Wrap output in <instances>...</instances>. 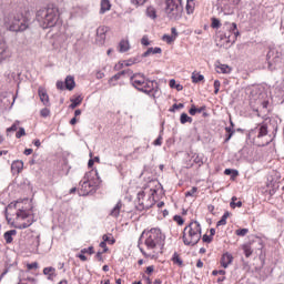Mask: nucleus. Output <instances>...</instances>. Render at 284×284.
<instances>
[{
	"label": "nucleus",
	"mask_w": 284,
	"mask_h": 284,
	"mask_svg": "<svg viewBox=\"0 0 284 284\" xmlns=\"http://www.w3.org/2000/svg\"><path fill=\"white\" fill-rule=\"evenodd\" d=\"M232 263H234V256L232 255V253L230 252H225L220 260V265L222 267H224V270H227V267H230V265H232Z\"/></svg>",
	"instance_id": "nucleus-9"
},
{
	"label": "nucleus",
	"mask_w": 284,
	"mask_h": 284,
	"mask_svg": "<svg viewBox=\"0 0 284 284\" xmlns=\"http://www.w3.org/2000/svg\"><path fill=\"white\" fill-rule=\"evenodd\" d=\"M205 110V106H201V108H196V105L192 104L191 109L189 110V114H191V116H194L197 114H201V112H203Z\"/></svg>",
	"instance_id": "nucleus-25"
},
{
	"label": "nucleus",
	"mask_w": 284,
	"mask_h": 284,
	"mask_svg": "<svg viewBox=\"0 0 284 284\" xmlns=\"http://www.w3.org/2000/svg\"><path fill=\"white\" fill-rule=\"evenodd\" d=\"M81 254H94V246H89L88 248H82Z\"/></svg>",
	"instance_id": "nucleus-42"
},
{
	"label": "nucleus",
	"mask_w": 284,
	"mask_h": 284,
	"mask_svg": "<svg viewBox=\"0 0 284 284\" xmlns=\"http://www.w3.org/2000/svg\"><path fill=\"white\" fill-rule=\"evenodd\" d=\"M138 205L140 210H150L154 205V197L149 196L145 201V191H140L138 193Z\"/></svg>",
	"instance_id": "nucleus-8"
},
{
	"label": "nucleus",
	"mask_w": 284,
	"mask_h": 284,
	"mask_svg": "<svg viewBox=\"0 0 284 284\" xmlns=\"http://www.w3.org/2000/svg\"><path fill=\"white\" fill-rule=\"evenodd\" d=\"M202 241L203 243H212V237L211 235L205 234L203 235Z\"/></svg>",
	"instance_id": "nucleus-55"
},
{
	"label": "nucleus",
	"mask_w": 284,
	"mask_h": 284,
	"mask_svg": "<svg viewBox=\"0 0 284 284\" xmlns=\"http://www.w3.org/2000/svg\"><path fill=\"white\" fill-rule=\"evenodd\" d=\"M224 174H226V176H230V174H232V176L235 178V176H239V171L232 170V169H225Z\"/></svg>",
	"instance_id": "nucleus-35"
},
{
	"label": "nucleus",
	"mask_w": 284,
	"mask_h": 284,
	"mask_svg": "<svg viewBox=\"0 0 284 284\" xmlns=\"http://www.w3.org/2000/svg\"><path fill=\"white\" fill-rule=\"evenodd\" d=\"M40 115L43 116V119L50 116V109L44 108L40 111Z\"/></svg>",
	"instance_id": "nucleus-43"
},
{
	"label": "nucleus",
	"mask_w": 284,
	"mask_h": 284,
	"mask_svg": "<svg viewBox=\"0 0 284 284\" xmlns=\"http://www.w3.org/2000/svg\"><path fill=\"white\" fill-rule=\"evenodd\" d=\"M231 32H233V34H235V37H236V34H239V31H236V23H232V27H231Z\"/></svg>",
	"instance_id": "nucleus-61"
},
{
	"label": "nucleus",
	"mask_w": 284,
	"mask_h": 284,
	"mask_svg": "<svg viewBox=\"0 0 284 284\" xmlns=\"http://www.w3.org/2000/svg\"><path fill=\"white\" fill-rule=\"evenodd\" d=\"M232 136H234L232 133H226L225 139H224V143H229V141H230V139H232Z\"/></svg>",
	"instance_id": "nucleus-62"
},
{
	"label": "nucleus",
	"mask_w": 284,
	"mask_h": 284,
	"mask_svg": "<svg viewBox=\"0 0 284 284\" xmlns=\"http://www.w3.org/2000/svg\"><path fill=\"white\" fill-rule=\"evenodd\" d=\"M65 90L72 91L77 88V82H74V77L67 75L64 80Z\"/></svg>",
	"instance_id": "nucleus-14"
},
{
	"label": "nucleus",
	"mask_w": 284,
	"mask_h": 284,
	"mask_svg": "<svg viewBox=\"0 0 284 284\" xmlns=\"http://www.w3.org/2000/svg\"><path fill=\"white\" fill-rule=\"evenodd\" d=\"M164 12L170 21H179L183 17V0H166Z\"/></svg>",
	"instance_id": "nucleus-6"
},
{
	"label": "nucleus",
	"mask_w": 284,
	"mask_h": 284,
	"mask_svg": "<svg viewBox=\"0 0 284 284\" xmlns=\"http://www.w3.org/2000/svg\"><path fill=\"white\" fill-rule=\"evenodd\" d=\"M180 123H182V125H185V123H192V118H190L187 113H182L180 116Z\"/></svg>",
	"instance_id": "nucleus-31"
},
{
	"label": "nucleus",
	"mask_w": 284,
	"mask_h": 284,
	"mask_svg": "<svg viewBox=\"0 0 284 284\" xmlns=\"http://www.w3.org/2000/svg\"><path fill=\"white\" fill-rule=\"evenodd\" d=\"M184 245L194 246L201 241V223L197 221L191 222L183 231Z\"/></svg>",
	"instance_id": "nucleus-5"
},
{
	"label": "nucleus",
	"mask_w": 284,
	"mask_h": 284,
	"mask_svg": "<svg viewBox=\"0 0 284 284\" xmlns=\"http://www.w3.org/2000/svg\"><path fill=\"white\" fill-rule=\"evenodd\" d=\"M273 61L274 63H281V53L278 51H273Z\"/></svg>",
	"instance_id": "nucleus-39"
},
{
	"label": "nucleus",
	"mask_w": 284,
	"mask_h": 284,
	"mask_svg": "<svg viewBox=\"0 0 284 284\" xmlns=\"http://www.w3.org/2000/svg\"><path fill=\"white\" fill-rule=\"evenodd\" d=\"M163 144V136L159 135L158 139L153 142V145H162Z\"/></svg>",
	"instance_id": "nucleus-54"
},
{
	"label": "nucleus",
	"mask_w": 284,
	"mask_h": 284,
	"mask_svg": "<svg viewBox=\"0 0 284 284\" xmlns=\"http://www.w3.org/2000/svg\"><path fill=\"white\" fill-rule=\"evenodd\" d=\"M36 19L43 30L48 28H54L59 21V8L55 6H49L37 11Z\"/></svg>",
	"instance_id": "nucleus-3"
},
{
	"label": "nucleus",
	"mask_w": 284,
	"mask_h": 284,
	"mask_svg": "<svg viewBox=\"0 0 284 284\" xmlns=\"http://www.w3.org/2000/svg\"><path fill=\"white\" fill-rule=\"evenodd\" d=\"M221 225H227V220L225 217H221V220L216 223L217 227H221Z\"/></svg>",
	"instance_id": "nucleus-51"
},
{
	"label": "nucleus",
	"mask_w": 284,
	"mask_h": 284,
	"mask_svg": "<svg viewBox=\"0 0 284 284\" xmlns=\"http://www.w3.org/2000/svg\"><path fill=\"white\" fill-rule=\"evenodd\" d=\"M30 27V20L23 14H11L4 18V28L10 32H24Z\"/></svg>",
	"instance_id": "nucleus-4"
},
{
	"label": "nucleus",
	"mask_w": 284,
	"mask_h": 284,
	"mask_svg": "<svg viewBox=\"0 0 284 284\" xmlns=\"http://www.w3.org/2000/svg\"><path fill=\"white\" fill-rule=\"evenodd\" d=\"M81 103H83V98H81V95H78L75 99H71V104L69 105V108L71 110H74L78 105H81Z\"/></svg>",
	"instance_id": "nucleus-24"
},
{
	"label": "nucleus",
	"mask_w": 284,
	"mask_h": 284,
	"mask_svg": "<svg viewBox=\"0 0 284 284\" xmlns=\"http://www.w3.org/2000/svg\"><path fill=\"white\" fill-rule=\"evenodd\" d=\"M125 74H128V77H130V74H132V70L128 69V70L118 72L109 80V83H112V81H119V79H121L122 77H125Z\"/></svg>",
	"instance_id": "nucleus-15"
},
{
	"label": "nucleus",
	"mask_w": 284,
	"mask_h": 284,
	"mask_svg": "<svg viewBox=\"0 0 284 284\" xmlns=\"http://www.w3.org/2000/svg\"><path fill=\"white\" fill-rule=\"evenodd\" d=\"M105 252H101V251H99L97 254H95V258H98V261H103V254H104Z\"/></svg>",
	"instance_id": "nucleus-60"
},
{
	"label": "nucleus",
	"mask_w": 284,
	"mask_h": 284,
	"mask_svg": "<svg viewBox=\"0 0 284 284\" xmlns=\"http://www.w3.org/2000/svg\"><path fill=\"white\" fill-rule=\"evenodd\" d=\"M225 132H226V134H233L234 135L236 131L233 129V126H226Z\"/></svg>",
	"instance_id": "nucleus-59"
},
{
	"label": "nucleus",
	"mask_w": 284,
	"mask_h": 284,
	"mask_svg": "<svg viewBox=\"0 0 284 284\" xmlns=\"http://www.w3.org/2000/svg\"><path fill=\"white\" fill-rule=\"evenodd\" d=\"M30 225H32V221L28 220L27 222L18 224L16 227L17 230H27V227H30Z\"/></svg>",
	"instance_id": "nucleus-34"
},
{
	"label": "nucleus",
	"mask_w": 284,
	"mask_h": 284,
	"mask_svg": "<svg viewBox=\"0 0 284 284\" xmlns=\"http://www.w3.org/2000/svg\"><path fill=\"white\" fill-rule=\"evenodd\" d=\"M17 234V230H10V231H7L4 234H3V237H4V241L7 244H10L12 243V241H14L12 239V236H16Z\"/></svg>",
	"instance_id": "nucleus-20"
},
{
	"label": "nucleus",
	"mask_w": 284,
	"mask_h": 284,
	"mask_svg": "<svg viewBox=\"0 0 284 284\" xmlns=\"http://www.w3.org/2000/svg\"><path fill=\"white\" fill-rule=\"evenodd\" d=\"M216 70L219 74H230V72H232V69H230L227 64H220L216 67Z\"/></svg>",
	"instance_id": "nucleus-23"
},
{
	"label": "nucleus",
	"mask_w": 284,
	"mask_h": 284,
	"mask_svg": "<svg viewBox=\"0 0 284 284\" xmlns=\"http://www.w3.org/2000/svg\"><path fill=\"white\" fill-rule=\"evenodd\" d=\"M195 3L194 0L186 1V14H194Z\"/></svg>",
	"instance_id": "nucleus-26"
},
{
	"label": "nucleus",
	"mask_w": 284,
	"mask_h": 284,
	"mask_svg": "<svg viewBox=\"0 0 284 284\" xmlns=\"http://www.w3.org/2000/svg\"><path fill=\"white\" fill-rule=\"evenodd\" d=\"M55 85L58 90H63L65 88V83L63 81H58Z\"/></svg>",
	"instance_id": "nucleus-57"
},
{
	"label": "nucleus",
	"mask_w": 284,
	"mask_h": 284,
	"mask_svg": "<svg viewBox=\"0 0 284 284\" xmlns=\"http://www.w3.org/2000/svg\"><path fill=\"white\" fill-rule=\"evenodd\" d=\"M38 94L40 98V101L43 103V105H50V97L48 95V91L43 88L38 89Z\"/></svg>",
	"instance_id": "nucleus-12"
},
{
	"label": "nucleus",
	"mask_w": 284,
	"mask_h": 284,
	"mask_svg": "<svg viewBox=\"0 0 284 284\" xmlns=\"http://www.w3.org/2000/svg\"><path fill=\"white\" fill-rule=\"evenodd\" d=\"M21 136H26V129L20 128L19 131L16 133V139H21Z\"/></svg>",
	"instance_id": "nucleus-44"
},
{
	"label": "nucleus",
	"mask_w": 284,
	"mask_h": 284,
	"mask_svg": "<svg viewBox=\"0 0 284 284\" xmlns=\"http://www.w3.org/2000/svg\"><path fill=\"white\" fill-rule=\"evenodd\" d=\"M152 272H154V266H152V265L148 266L145 273L146 274H152Z\"/></svg>",
	"instance_id": "nucleus-64"
},
{
	"label": "nucleus",
	"mask_w": 284,
	"mask_h": 284,
	"mask_svg": "<svg viewBox=\"0 0 284 284\" xmlns=\"http://www.w3.org/2000/svg\"><path fill=\"white\" fill-rule=\"evenodd\" d=\"M212 28H221V21L216 18L212 19Z\"/></svg>",
	"instance_id": "nucleus-48"
},
{
	"label": "nucleus",
	"mask_w": 284,
	"mask_h": 284,
	"mask_svg": "<svg viewBox=\"0 0 284 284\" xmlns=\"http://www.w3.org/2000/svg\"><path fill=\"white\" fill-rule=\"evenodd\" d=\"M17 217L18 219H22V221H24V219H28V213L23 210H20L18 213H17Z\"/></svg>",
	"instance_id": "nucleus-40"
},
{
	"label": "nucleus",
	"mask_w": 284,
	"mask_h": 284,
	"mask_svg": "<svg viewBox=\"0 0 284 284\" xmlns=\"http://www.w3.org/2000/svg\"><path fill=\"white\" fill-rule=\"evenodd\" d=\"M146 16L150 18V19H156V9H154V7H149L146 9Z\"/></svg>",
	"instance_id": "nucleus-32"
},
{
	"label": "nucleus",
	"mask_w": 284,
	"mask_h": 284,
	"mask_svg": "<svg viewBox=\"0 0 284 284\" xmlns=\"http://www.w3.org/2000/svg\"><path fill=\"white\" fill-rule=\"evenodd\" d=\"M230 205L234 210L235 207H243V202L239 201V197L233 196Z\"/></svg>",
	"instance_id": "nucleus-28"
},
{
	"label": "nucleus",
	"mask_w": 284,
	"mask_h": 284,
	"mask_svg": "<svg viewBox=\"0 0 284 284\" xmlns=\"http://www.w3.org/2000/svg\"><path fill=\"white\" fill-rule=\"evenodd\" d=\"M191 79L193 83H201V81H204L205 77L203 74L193 72Z\"/></svg>",
	"instance_id": "nucleus-29"
},
{
	"label": "nucleus",
	"mask_w": 284,
	"mask_h": 284,
	"mask_svg": "<svg viewBox=\"0 0 284 284\" xmlns=\"http://www.w3.org/2000/svg\"><path fill=\"white\" fill-rule=\"evenodd\" d=\"M148 145L146 146H138L134 149V151L131 153L132 155L134 154H145L148 152Z\"/></svg>",
	"instance_id": "nucleus-33"
},
{
	"label": "nucleus",
	"mask_w": 284,
	"mask_h": 284,
	"mask_svg": "<svg viewBox=\"0 0 284 284\" xmlns=\"http://www.w3.org/2000/svg\"><path fill=\"white\" fill-rule=\"evenodd\" d=\"M21 122L16 121L10 128L7 129V132H17V130H19V124Z\"/></svg>",
	"instance_id": "nucleus-36"
},
{
	"label": "nucleus",
	"mask_w": 284,
	"mask_h": 284,
	"mask_svg": "<svg viewBox=\"0 0 284 284\" xmlns=\"http://www.w3.org/2000/svg\"><path fill=\"white\" fill-rule=\"evenodd\" d=\"M23 170V161L21 160H16L11 164V171L13 174H21Z\"/></svg>",
	"instance_id": "nucleus-13"
},
{
	"label": "nucleus",
	"mask_w": 284,
	"mask_h": 284,
	"mask_svg": "<svg viewBox=\"0 0 284 284\" xmlns=\"http://www.w3.org/2000/svg\"><path fill=\"white\" fill-rule=\"evenodd\" d=\"M12 52H10V49L8 48V44H6V41L0 38V59L2 61H6V59H10Z\"/></svg>",
	"instance_id": "nucleus-10"
},
{
	"label": "nucleus",
	"mask_w": 284,
	"mask_h": 284,
	"mask_svg": "<svg viewBox=\"0 0 284 284\" xmlns=\"http://www.w3.org/2000/svg\"><path fill=\"white\" fill-rule=\"evenodd\" d=\"M242 250H243V252H244L246 258H250V256H252V254H253V252H254V251L252 250V245H251V244H244V245L242 246Z\"/></svg>",
	"instance_id": "nucleus-27"
},
{
	"label": "nucleus",
	"mask_w": 284,
	"mask_h": 284,
	"mask_svg": "<svg viewBox=\"0 0 284 284\" xmlns=\"http://www.w3.org/2000/svg\"><path fill=\"white\" fill-rule=\"evenodd\" d=\"M28 270H38L39 268V263L33 262L31 264L27 265Z\"/></svg>",
	"instance_id": "nucleus-52"
},
{
	"label": "nucleus",
	"mask_w": 284,
	"mask_h": 284,
	"mask_svg": "<svg viewBox=\"0 0 284 284\" xmlns=\"http://www.w3.org/2000/svg\"><path fill=\"white\" fill-rule=\"evenodd\" d=\"M141 44L142 45H150V38L148 36H143L141 39Z\"/></svg>",
	"instance_id": "nucleus-49"
},
{
	"label": "nucleus",
	"mask_w": 284,
	"mask_h": 284,
	"mask_svg": "<svg viewBox=\"0 0 284 284\" xmlns=\"http://www.w3.org/2000/svg\"><path fill=\"white\" fill-rule=\"evenodd\" d=\"M12 207H17V203H10V204L6 207V210H4L6 216H8V210H12Z\"/></svg>",
	"instance_id": "nucleus-56"
},
{
	"label": "nucleus",
	"mask_w": 284,
	"mask_h": 284,
	"mask_svg": "<svg viewBox=\"0 0 284 284\" xmlns=\"http://www.w3.org/2000/svg\"><path fill=\"white\" fill-rule=\"evenodd\" d=\"M100 247L104 248L103 252H108V244L104 241L100 243Z\"/></svg>",
	"instance_id": "nucleus-63"
},
{
	"label": "nucleus",
	"mask_w": 284,
	"mask_h": 284,
	"mask_svg": "<svg viewBox=\"0 0 284 284\" xmlns=\"http://www.w3.org/2000/svg\"><path fill=\"white\" fill-rule=\"evenodd\" d=\"M162 40L165 41L166 43H174V41H176L173 36H168V34H164L162 37Z\"/></svg>",
	"instance_id": "nucleus-37"
},
{
	"label": "nucleus",
	"mask_w": 284,
	"mask_h": 284,
	"mask_svg": "<svg viewBox=\"0 0 284 284\" xmlns=\"http://www.w3.org/2000/svg\"><path fill=\"white\" fill-rule=\"evenodd\" d=\"M134 6H143L148 0H131Z\"/></svg>",
	"instance_id": "nucleus-58"
},
{
	"label": "nucleus",
	"mask_w": 284,
	"mask_h": 284,
	"mask_svg": "<svg viewBox=\"0 0 284 284\" xmlns=\"http://www.w3.org/2000/svg\"><path fill=\"white\" fill-rule=\"evenodd\" d=\"M57 268L52 267V266H49V267H44L43 268V274L45 276H48V280L49 281H53L54 280V276H57Z\"/></svg>",
	"instance_id": "nucleus-16"
},
{
	"label": "nucleus",
	"mask_w": 284,
	"mask_h": 284,
	"mask_svg": "<svg viewBox=\"0 0 284 284\" xmlns=\"http://www.w3.org/2000/svg\"><path fill=\"white\" fill-rule=\"evenodd\" d=\"M123 212V202L119 201L113 209L110 211L109 216L113 219H119L120 214Z\"/></svg>",
	"instance_id": "nucleus-11"
},
{
	"label": "nucleus",
	"mask_w": 284,
	"mask_h": 284,
	"mask_svg": "<svg viewBox=\"0 0 284 284\" xmlns=\"http://www.w3.org/2000/svg\"><path fill=\"white\" fill-rule=\"evenodd\" d=\"M105 32H108V27L101 26L97 29L98 37H101V39H105Z\"/></svg>",
	"instance_id": "nucleus-30"
},
{
	"label": "nucleus",
	"mask_w": 284,
	"mask_h": 284,
	"mask_svg": "<svg viewBox=\"0 0 284 284\" xmlns=\"http://www.w3.org/2000/svg\"><path fill=\"white\" fill-rule=\"evenodd\" d=\"M161 52H163V50H161V48L155 47V48H149L143 54V58L150 57V54H161Z\"/></svg>",
	"instance_id": "nucleus-19"
},
{
	"label": "nucleus",
	"mask_w": 284,
	"mask_h": 284,
	"mask_svg": "<svg viewBox=\"0 0 284 284\" xmlns=\"http://www.w3.org/2000/svg\"><path fill=\"white\" fill-rule=\"evenodd\" d=\"M250 232V230H247V229H240V230H236L235 231V234L237 235V236H246V234Z\"/></svg>",
	"instance_id": "nucleus-38"
},
{
	"label": "nucleus",
	"mask_w": 284,
	"mask_h": 284,
	"mask_svg": "<svg viewBox=\"0 0 284 284\" xmlns=\"http://www.w3.org/2000/svg\"><path fill=\"white\" fill-rule=\"evenodd\" d=\"M183 108H185V105L183 103H174L173 104V109L170 110V112H174V110H183Z\"/></svg>",
	"instance_id": "nucleus-46"
},
{
	"label": "nucleus",
	"mask_w": 284,
	"mask_h": 284,
	"mask_svg": "<svg viewBox=\"0 0 284 284\" xmlns=\"http://www.w3.org/2000/svg\"><path fill=\"white\" fill-rule=\"evenodd\" d=\"M103 241H104V243H111V245H114V243H116L115 240L110 241V236H108V235H103Z\"/></svg>",
	"instance_id": "nucleus-53"
},
{
	"label": "nucleus",
	"mask_w": 284,
	"mask_h": 284,
	"mask_svg": "<svg viewBox=\"0 0 284 284\" xmlns=\"http://www.w3.org/2000/svg\"><path fill=\"white\" fill-rule=\"evenodd\" d=\"M118 50L119 52H128L130 50V42L128 40L120 41Z\"/></svg>",
	"instance_id": "nucleus-22"
},
{
	"label": "nucleus",
	"mask_w": 284,
	"mask_h": 284,
	"mask_svg": "<svg viewBox=\"0 0 284 284\" xmlns=\"http://www.w3.org/2000/svg\"><path fill=\"white\" fill-rule=\"evenodd\" d=\"M130 77V83L135 90L139 92H143L144 94H148L149 97H152L154 99L156 94V81H151L150 79L145 78V74L143 73H134L132 71V74H129ZM155 84V85H154Z\"/></svg>",
	"instance_id": "nucleus-2"
},
{
	"label": "nucleus",
	"mask_w": 284,
	"mask_h": 284,
	"mask_svg": "<svg viewBox=\"0 0 284 284\" xmlns=\"http://www.w3.org/2000/svg\"><path fill=\"white\" fill-rule=\"evenodd\" d=\"M257 139H263V136H267V124H262L256 128Z\"/></svg>",
	"instance_id": "nucleus-18"
},
{
	"label": "nucleus",
	"mask_w": 284,
	"mask_h": 284,
	"mask_svg": "<svg viewBox=\"0 0 284 284\" xmlns=\"http://www.w3.org/2000/svg\"><path fill=\"white\" fill-rule=\"evenodd\" d=\"M173 221H175L178 225H183L184 223L183 217L181 215H174Z\"/></svg>",
	"instance_id": "nucleus-45"
},
{
	"label": "nucleus",
	"mask_w": 284,
	"mask_h": 284,
	"mask_svg": "<svg viewBox=\"0 0 284 284\" xmlns=\"http://www.w3.org/2000/svg\"><path fill=\"white\" fill-rule=\"evenodd\" d=\"M163 243H165V234L161 232V229H151L141 234L138 247L145 258H154L156 250Z\"/></svg>",
	"instance_id": "nucleus-1"
},
{
	"label": "nucleus",
	"mask_w": 284,
	"mask_h": 284,
	"mask_svg": "<svg viewBox=\"0 0 284 284\" xmlns=\"http://www.w3.org/2000/svg\"><path fill=\"white\" fill-rule=\"evenodd\" d=\"M195 192H199V189L196 186H193L190 191L185 193V196H194Z\"/></svg>",
	"instance_id": "nucleus-47"
},
{
	"label": "nucleus",
	"mask_w": 284,
	"mask_h": 284,
	"mask_svg": "<svg viewBox=\"0 0 284 284\" xmlns=\"http://www.w3.org/2000/svg\"><path fill=\"white\" fill-rule=\"evenodd\" d=\"M110 8H112L110 0H102L101 8H100V14H105V12L110 11Z\"/></svg>",
	"instance_id": "nucleus-17"
},
{
	"label": "nucleus",
	"mask_w": 284,
	"mask_h": 284,
	"mask_svg": "<svg viewBox=\"0 0 284 284\" xmlns=\"http://www.w3.org/2000/svg\"><path fill=\"white\" fill-rule=\"evenodd\" d=\"M213 85H214V94H219L221 90V81L215 80Z\"/></svg>",
	"instance_id": "nucleus-41"
},
{
	"label": "nucleus",
	"mask_w": 284,
	"mask_h": 284,
	"mask_svg": "<svg viewBox=\"0 0 284 284\" xmlns=\"http://www.w3.org/2000/svg\"><path fill=\"white\" fill-rule=\"evenodd\" d=\"M134 63H136V59H134V60H125L123 62V65H125L126 68H130V65H134Z\"/></svg>",
	"instance_id": "nucleus-50"
},
{
	"label": "nucleus",
	"mask_w": 284,
	"mask_h": 284,
	"mask_svg": "<svg viewBox=\"0 0 284 284\" xmlns=\"http://www.w3.org/2000/svg\"><path fill=\"white\" fill-rule=\"evenodd\" d=\"M92 176L99 178V171L91 170L84 174L83 179L80 182V187L78 189L79 196H88L94 192V184H92Z\"/></svg>",
	"instance_id": "nucleus-7"
},
{
	"label": "nucleus",
	"mask_w": 284,
	"mask_h": 284,
	"mask_svg": "<svg viewBox=\"0 0 284 284\" xmlns=\"http://www.w3.org/2000/svg\"><path fill=\"white\" fill-rule=\"evenodd\" d=\"M171 261L173 265H178V267H183V260L181 258V255H179V253H173Z\"/></svg>",
	"instance_id": "nucleus-21"
}]
</instances>
